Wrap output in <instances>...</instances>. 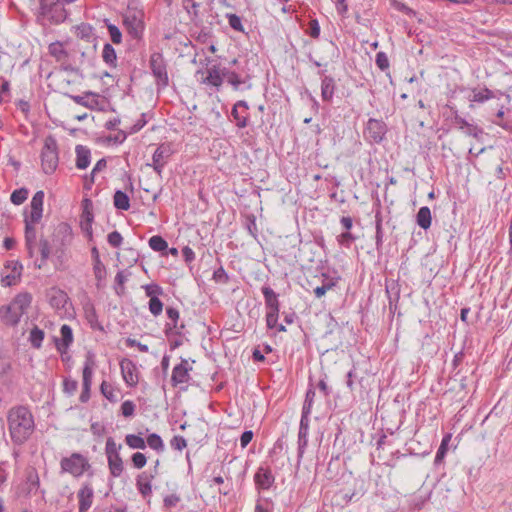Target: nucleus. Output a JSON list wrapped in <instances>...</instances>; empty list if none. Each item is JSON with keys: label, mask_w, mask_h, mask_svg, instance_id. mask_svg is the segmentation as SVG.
<instances>
[{"label": "nucleus", "mask_w": 512, "mask_h": 512, "mask_svg": "<svg viewBox=\"0 0 512 512\" xmlns=\"http://www.w3.org/2000/svg\"><path fill=\"white\" fill-rule=\"evenodd\" d=\"M76 167L80 170L86 169L90 164L91 153L90 150L83 146H76Z\"/></svg>", "instance_id": "31"}, {"label": "nucleus", "mask_w": 512, "mask_h": 512, "mask_svg": "<svg viewBox=\"0 0 512 512\" xmlns=\"http://www.w3.org/2000/svg\"><path fill=\"white\" fill-rule=\"evenodd\" d=\"M101 393L110 402H116V395L113 388L106 381H103L100 386Z\"/></svg>", "instance_id": "56"}, {"label": "nucleus", "mask_w": 512, "mask_h": 512, "mask_svg": "<svg viewBox=\"0 0 512 512\" xmlns=\"http://www.w3.org/2000/svg\"><path fill=\"white\" fill-rule=\"evenodd\" d=\"M93 272L95 279L97 280V286L100 287L101 282L106 277V267L102 262L93 264Z\"/></svg>", "instance_id": "50"}, {"label": "nucleus", "mask_w": 512, "mask_h": 512, "mask_svg": "<svg viewBox=\"0 0 512 512\" xmlns=\"http://www.w3.org/2000/svg\"><path fill=\"white\" fill-rule=\"evenodd\" d=\"M22 264L18 261H8L1 271V284L4 287L15 285L21 277Z\"/></svg>", "instance_id": "10"}, {"label": "nucleus", "mask_w": 512, "mask_h": 512, "mask_svg": "<svg viewBox=\"0 0 512 512\" xmlns=\"http://www.w3.org/2000/svg\"><path fill=\"white\" fill-rule=\"evenodd\" d=\"M107 241L112 247L118 248L123 242V237L118 231H113L108 234Z\"/></svg>", "instance_id": "62"}, {"label": "nucleus", "mask_w": 512, "mask_h": 512, "mask_svg": "<svg viewBox=\"0 0 512 512\" xmlns=\"http://www.w3.org/2000/svg\"><path fill=\"white\" fill-rule=\"evenodd\" d=\"M249 105L244 100L237 101L231 110V115L235 120L236 126L238 128H245L248 125L249 119Z\"/></svg>", "instance_id": "14"}, {"label": "nucleus", "mask_w": 512, "mask_h": 512, "mask_svg": "<svg viewBox=\"0 0 512 512\" xmlns=\"http://www.w3.org/2000/svg\"><path fill=\"white\" fill-rule=\"evenodd\" d=\"M204 84L214 86L217 90L222 86L223 80L218 65H213L207 69V76L202 81Z\"/></svg>", "instance_id": "29"}, {"label": "nucleus", "mask_w": 512, "mask_h": 512, "mask_svg": "<svg viewBox=\"0 0 512 512\" xmlns=\"http://www.w3.org/2000/svg\"><path fill=\"white\" fill-rule=\"evenodd\" d=\"M261 292L265 300L267 313H279L280 302L278 300V294L275 293V291L270 286L266 285L261 288Z\"/></svg>", "instance_id": "19"}, {"label": "nucleus", "mask_w": 512, "mask_h": 512, "mask_svg": "<svg viewBox=\"0 0 512 512\" xmlns=\"http://www.w3.org/2000/svg\"><path fill=\"white\" fill-rule=\"evenodd\" d=\"M131 462L136 469H141L146 465L147 457L141 452H135L131 456Z\"/></svg>", "instance_id": "57"}, {"label": "nucleus", "mask_w": 512, "mask_h": 512, "mask_svg": "<svg viewBox=\"0 0 512 512\" xmlns=\"http://www.w3.org/2000/svg\"><path fill=\"white\" fill-rule=\"evenodd\" d=\"M61 340L56 339V347L60 353H65L73 342L72 328L64 324L60 328Z\"/></svg>", "instance_id": "26"}, {"label": "nucleus", "mask_w": 512, "mask_h": 512, "mask_svg": "<svg viewBox=\"0 0 512 512\" xmlns=\"http://www.w3.org/2000/svg\"><path fill=\"white\" fill-rule=\"evenodd\" d=\"M149 67L155 78L158 88H165L169 85V77L167 72V64L162 53L154 52L150 55Z\"/></svg>", "instance_id": "6"}, {"label": "nucleus", "mask_w": 512, "mask_h": 512, "mask_svg": "<svg viewBox=\"0 0 512 512\" xmlns=\"http://www.w3.org/2000/svg\"><path fill=\"white\" fill-rule=\"evenodd\" d=\"M61 471L69 473L74 477H80L90 468L88 459L80 453H72L69 457L62 458L60 462Z\"/></svg>", "instance_id": "5"}, {"label": "nucleus", "mask_w": 512, "mask_h": 512, "mask_svg": "<svg viewBox=\"0 0 512 512\" xmlns=\"http://www.w3.org/2000/svg\"><path fill=\"white\" fill-rule=\"evenodd\" d=\"M8 430L15 445L24 444L35 429L34 417L28 407H12L7 415Z\"/></svg>", "instance_id": "1"}, {"label": "nucleus", "mask_w": 512, "mask_h": 512, "mask_svg": "<svg viewBox=\"0 0 512 512\" xmlns=\"http://www.w3.org/2000/svg\"><path fill=\"white\" fill-rule=\"evenodd\" d=\"M136 406L133 401L126 400L121 405V413L124 417H132L135 413Z\"/></svg>", "instance_id": "61"}, {"label": "nucleus", "mask_w": 512, "mask_h": 512, "mask_svg": "<svg viewBox=\"0 0 512 512\" xmlns=\"http://www.w3.org/2000/svg\"><path fill=\"white\" fill-rule=\"evenodd\" d=\"M337 240L340 245L349 248L351 244L356 240V237L349 231H346L340 234Z\"/></svg>", "instance_id": "60"}, {"label": "nucleus", "mask_w": 512, "mask_h": 512, "mask_svg": "<svg viewBox=\"0 0 512 512\" xmlns=\"http://www.w3.org/2000/svg\"><path fill=\"white\" fill-rule=\"evenodd\" d=\"M121 444H117L112 437H108L105 445V454L110 474L113 477H119L123 473L124 464L120 456Z\"/></svg>", "instance_id": "3"}, {"label": "nucleus", "mask_w": 512, "mask_h": 512, "mask_svg": "<svg viewBox=\"0 0 512 512\" xmlns=\"http://www.w3.org/2000/svg\"><path fill=\"white\" fill-rule=\"evenodd\" d=\"M49 304L52 308L57 311H63L68 313V310L72 308V303L67 293L58 288H52L48 293Z\"/></svg>", "instance_id": "11"}, {"label": "nucleus", "mask_w": 512, "mask_h": 512, "mask_svg": "<svg viewBox=\"0 0 512 512\" xmlns=\"http://www.w3.org/2000/svg\"><path fill=\"white\" fill-rule=\"evenodd\" d=\"M275 481V477L269 468L259 467L254 475V482L260 489H269Z\"/></svg>", "instance_id": "21"}, {"label": "nucleus", "mask_w": 512, "mask_h": 512, "mask_svg": "<svg viewBox=\"0 0 512 512\" xmlns=\"http://www.w3.org/2000/svg\"><path fill=\"white\" fill-rule=\"evenodd\" d=\"M83 310H84V317H85L86 321L88 322V324L90 325V327L93 330L103 331L104 329H103V326L98 321V315H97L94 304L88 300L86 303L83 304Z\"/></svg>", "instance_id": "25"}, {"label": "nucleus", "mask_w": 512, "mask_h": 512, "mask_svg": "<svg viewBox=\"0 0 512 512\" xmlns=\"http://www.w3.org/2000/svg\"><path fill=\"white\" fill-rule=\"evenodd\" d=\"M75 34L80 39L89 40L93 36V27L88 23H81L76 26Z\"/></svg>", "instance_id": "43"}, {"label": "nucleus", "mask_w": 512, "mask_h": 512, "mask_svg": "<svg viewBox=\"0 0 512 512\" xmlns=\"http://www.w3.org/2000/svg\"><path fill=\"white\" fill-rule=\"evenodd\" d=\"M39 248L41 254V263L38 265V268H41L49 259L51 254V247L49 241L47 239L41 238L39 242Z\"/></svg>", "instance_id": "44"}, {"label": "nucleus", "mask_w": 512, "mask_h": 512, "mask_svg": "<svg viewBox=\"0 0 512 512\" xmlns=\"http://www.w3.org/2000/svg\"><path fill=\"white\" fill-rule=\"evenodd\" d=\"M493 97V92L488 88L473 89L470 96V101L483 103Z\"/></svg>", "instance_id": "37"}, {"label": "nucleus", "mask_w": 512, "mask_h": 512, "mask_svg": "<svg viewBox=\"0 0 512 512\" xmlns=\"http://www.w3.org/2000/svg\"><path fill=\"white\" fill-rule=\"evenodd\" d=\"M67 18V11L64 6L55 1L52 3V7L50 8V15L48 16V20L51 24H60L63 23Z\"/></svg>", "instance_id": "28"}, {"label": "nucleus", "mask_w": 512, "mask_h": 512, "mask_svg": "<svg viewBox=\"0 0 512 512\" xmlns=\"http://www.w3.org/2000/svg\"><path fill=\"white\" fill-rule=\"evenodd\" d=\"M376 235H375V239H376V249L378 252L381 251L382 249V245H383V237H384V233H383V229H382V219L378 216H376Z\"/></svg>", "instance_id": "51"}, {"label": "nucleus", "mask_w": 512, "mask_h": 512, "mask_svg": "<svg viewBox=\"0 0 512 512\" xmlns=\"http://www.w3.org/2000/svg\"><path fill=\"white\" fill-rule=\"evenodd\" d=\"M123 24L127 28L129 34L135 38L139 37L142 32L143 25L142 21L138 19L135 14L125 16L123 19Z\"/></svg>", "instance_id": "30"}, {"label": "nucleus", "mask_w": 512, "mask_h": 512, "mask_svg": "<svg viewBox=\"0 0 512 512\" xmlns=\"http://www.w3.org/2000/svg\"><path fill=\"white\" fill-rule=\"evenodd\" d=\"M450 439H451V435H449V434L443 437L441 444L436 452L435 463H440L444 459V457L447 453V450H448V443H449Z\"/></svg>", "instance_id": "47"}, {"label": "nucleus", "mask_w": 512, "mask_h": 512, "mask_svg": "<svg viewBox=\"0 0 512 512\" xmlns=\"http://www.w3.org/2000/svg\"><path fill=\"white\" fill-rule=\"evenodd\" d=\"M148 243L149 247L156 252H164L168 249L167 241L160 235L152 236Z\"/></svg>", "instance_id": "40"}, {"label": "nucleus", "mask_w": 512, "mask_h": 512, "mask_svg": "<svg viewBox=\"0 0 512 512\" xmlns=\"http://www.w3.org/2000/svg\"><path fill=\"white\" fill-rule=\"evenodd\" d=\"M125 442L132 449L144 450L146 448V442L140 435L128 434L125 436Z\"/></svg>", "instance_id": "41"}, {"label": "nucleus", "mask_w": 512, "mask_h": 512, "mask_svg": "<svg viewBox=\"0 0 512 512\" xmlns=\"http://www.w3.org/2000/svg\"><path fill=\"white\" fill-rule=\"evenodd\" d=\"M58 146L57 141L49 136L45 139L41 151V164L45 174H52L58 166Z\"/></svg>", "instance_id": "4"}, {"label": "nucleus", "mask_w": 512, "mask_h": 512, "mask_svg": "<svg viewBox=\"0 0 512 512\" xmlns=\"http://www.w3.org/2000/svg\"><path fill=\"white\" fill-rule=\"evenodd\" d=\"M83 211L81 214L80 225L84 232L88 234V236L92 237V222H93V212H92V201L88 198H85L82 202Z\"/></svg>", "instance_id": "16"}, {"label": "nucleus", "mask_w": 512, "mask_h": 512, "mask_svg": "<svg viewBox=\"0 0 512 512\" xmlns=\"http://www.w3.org/2000/svg\"><path fill=\"white\" fill-rule=\"evenodd\" d=\"M170 445L173 449L181 451L187 446V441L183 436L176 435L171 439Z\"/></svg>", "instance_id": "63"}, {"label": "nucleus", "mask_w": 512, "mask_h": 512, "mask_svg": "<svg viewBox=\"0 0 512 512\" xmlns=\"http://www.w3.org/2000/svg\"><path fill=\"white\" fill-rule=\"evenodd\" d=\"M145 442L146 446L148 445L151 449L155 450L158 453L163 452L165 449L163 440L157 433L149 434Z\"/></svg>", "instance_id": "38"}, {"label": "nucleus", "mask_w": 512, "mask_h": 512, "mask_svg": "<svg viewBox=\"0 0 512 512\" xmlns=\"http://www.w3.org/2000/svg\"><path fill=\"white\" fill-rule=\"evenodd\" d=\"M120 369L126 385L129 387H135L139 382L136 364L128 358H123L120 361Z\"/></svg>", "instance_id": "12"}, {"label": "nucleus", "mask_w": 512, "mask_h": 512, "mask_svg": "<svg viewBox=\"0 0 512 512\" xmlns=\"http://www.w3.org/2000/svg\"><path fill=\"white\" fill-rule=\"evenodd\" d=\"M105 23L107 25L111 41L114 44H120L122 42V33L120 29L116 25L109 23L107 19H105Z\"/></svg>", "instance_id": "48"}, {"label": "nucleus", "mask_w": 512, "mask_h": 512, "mask_svg": "<svg viewBox=\"0 0 512 512\" xmlns=\"http://www.w3.org/2000/svg\"><path fill=\"white\" fill-rule=\"evenodd\" d=\"M213 279L217 283H223V284L228 283V281H229L228 274L226 273V271L223 267H219L218 269H216L214 271Z\"/></svg>", "instance_id": "64"}, {"label": "nucleus", "mask_w": 512, "mask_h": 512, "mask_svg": "<svg viewBox=\"0 0 512 512\" xmlns=\"http://www.w3.org/2000/svg\"><path fill=\"white\" fill-rule=\"evenodd\" d=\"M192 367L189 365L187 359H181V362L177 364L171 375V384L173 387H177L180 384L187 383L190 380L189 372Z\"/></svg>", "instance_id": "13"}, {"label": "nucleus", "mask_w": 512, "mask_h": 512, "mask_svg": "<svg viewBox=\"0 0 512 512\" xmlns=\"http://www.w3.org/2000/svg\"><path fill=\"white\" fill-rule=\"evenodd\" d=\"M154 478L153 474L147 473L146 471L141 472L136 478V487L139 493L143 497H148L152 494L151 482Z\"/></svg>", "instance_id": "24"}, {"label": "nucleus", "mask_w": 512, "mask_h": 512, "mask_svg": "<svg viewBox=\"0 0 512 512\" xmlns=\"http://www.w3.org/2000/svg\"><path fill=\"white\" fill-rule=\"evenodd\" d=\"M49 52L52 56H54L57 60H62L67 56V52L63 48L60 42H55L49 45Z\"/></svg>", "instance_id": "49"}, {"label": "nucleus", "mask_w": 512, "mask_h": 512, "mask_svg": "<svg viewBox=\"0 0 512 512\" xmlns=\"http://www.w3.org/2000/svg\"><path fill=\"white\" fill-rule=\"evenodd\" d=\"M44 339V331L37 326H35L29 335V341L34 348L39 349L42 346V341Z\"/></svg>", "instance_id": "42"}, {"label": "nucleus", "mask_w": 512, "mask_h": 512, "mask_svg": "<svg viewBox=\"0 0 512 512\" xmlns=\"http://www.w3.org/2000/svg\"><path fill=\"white\" fill-rule=\"evenodd\" d=\"M182 6L188 13L190 20L196 22L200 19V3L195 0H182Z\"/></svg>", "instance_id": "34"}, {"label": "nucleus", "mask_w": 512, "mask_h": 512, "mask_svg": "<svg viewBox=\"0 0 512 512\" xmlns=\"http://www.w3.org/2000/svg\"><path fill=\"white\" fill-rule=\"evenodd\" d=\"M114 206L123 211H127L130 209V199L129 196L121 191L117 190L114 194Z\"/></svg>", "instance_id": "36"}, {"label": "nucleus", "mask_w": 512, "mask_h": 512, "mask_svg": "<svg viewBox=\"0 0 512 512\" xmlns=\"http://www.w3.org/2000/svg\"><path fill=\"white\" fill-rule=\"evenodd\" d=\"M387 133V125L383 120L370 118L366 124L364 135L374 143H381Z\"/></svg>", "instance_id": "9"}, {"label": "nucleus", "mask_w": 512, "mask_h": 512, "mask_svg": "<svg viewBox=\"0 0 512 512\" xmlns=\"http://www.w3.org/2000/svg\"><path fill=\"white\" fill-rule=\"evenodd\" d=\"M149 310L154 316H158L162 313L163 302L159 297H152V299L149 300Z\"/></svg>", "instance_id": "55"}, {"label": "nucleus", "mask_w": 512, "mask_h": 512, "mask_svg": "<svg viewBox=\"0 0 512 512\" xmlns=\"http://www.w3.org/2000/svg\"><path fill=\"white\" fill-rule=\"evenodd\" d=\"M323 277L322 284L314 288L313 292L316 298L320 299L323 297L327 291L331 290L337 283V280L331 278L329 275L322 273Z\"/></svg>", "instance_id": "32"}, {"label": "nucleus", "mask_w": 512, "mask_h": 512, "mask_svg": "<svg viewBox=\"0 0 512 512\" xmlns=\"http://www.w3.org/2000/svg\"><path fill=\"white\" fill-rule=\"evenodd\" d=\"M249 79L250 77L248 75L245 78H242L238 73L233 71L232 74H229L227 82L233 87L234 90H240L241 85L246 84Z\"/></svg>", "instance_id": "46"}, {"label": "nucleus", "mask_w": 512, "mask_h": 512, "mask_svg": "<svg viewBox=\"0 0 512 512\" xmlns=\"http://www.w3.org/2000/svg\"><path fill=\"white\" fill-rule=\"evenodd\" d=\"M75 103L93 109L98 105V94L87 91L84 95H68Z\"/></svg>", "instance_id": "27"}, {"label": "nucleus", "mask_w": 512, "mask_h": 512, "mask_svg": "<svg viewBox=\"0 0 512 512\" xmlns=\"http://www.w3.org/2000/svg\"><path fill=\"white\" fill-rule=\"evenodd\" d=\"M102 59L110 67L117 66V55L114 47L110 43H105L102 50Z\"/></svg>", "instance_id": "35"}, {"label": "nucleus", "mask_w": 512, "mask_h": 512, "mask_svg": "<svg viewBox=\"0 0 512 512\" xmlns=\"http://www.w3.org/2000/svg\"><path fill=\"white\" fill-rule=\"evenodd\" d=\"M314 398H315V390L313 387H310L307 390L306 395H305V400H304V404L302 407L301 416H305L306 418H309V415L311 413L312 406L314 403Z\"/></svg>", "instance_id": "39"}, {"label": "nucleus", "mask_w": 512, "mask_h": 512, "mask_svg": "<svg viewBox=\"0 0 512 512\" xmlns=\"http://www.w3.org/2000/svg\"><path fill=\"white\" fill-rule=\"evenodd\" d=\"M172 154L173 150L169 144H161L156 148L152 155V163H148L146 165L152 167L158 176L162 177L163 169Z\"/></svg>", "instance_id": "8"}, {"label": "nucleus", "mask_w": 512, "mask_h": 512, "mask_svg": "<svg viewBox=\"0 0 512 512\" xmlns=\"http://www.w3.org/2000/svg\"><path fill=\"white\" fill-rule=\"evenodd\" d=\"M167 317L171 320L172 323H167L165 326V334L169 337L173 331L177 335H181V330L184 328V325L181 324L178 326L179 320V311L176 308L168 307L166 309Z\"/></svg>", "instance_id": "22"}, {"label": "nucleus", "mask_w": 512, "mask_h": 512, "mask_svg": "<svg viewBox=\"0 0 512 512\" xmlns=\"http://www.w3.org/2000/svg\"><path fill=\"white\" fill-rule=\"evenodd\" d=\"M44 192L37 191L30 202L31 211L25 218H30V222H40L43 213Z\"/></svg>", "instance_id": "15"}, {"label": "nucleus", "mask_w": 512, "mask_h": 512, "mask_svg": "<svg viewBox=\"0 0 512 512\" xmlns=\"http://www.w3.org/2000/svg\"><path fill=\"white\" fill-rule=\"evenodd\" d=\"M309 418L301 416L299 431H298V459L300 460L305 452L308 445V433H309Z\"/></svg>", "instance_id": "18"}, {"label": "nucleus", "mask_w": 512, "mask_h": 512, "mask_svg": "<svg viewBox=\"0 0 512 512\" xmlns=\"http://www.w3.org/2000/svg\"><path fill=\"white\" fill-rule=\"evenodd\" d=\"M32 300L33 297L31 293H18L9 304L0 307L1 322L6 326L16 327L23 314H25L31 306Z\"/></svg>", "instance_id": "2"}, {"label": "nucleus", "mask_w": 512, "mask_h": 512, "mask_svg": "<svg viewBox=\"0 0 512 512\" xmlns=\"http://www.w3.org/2000/svg\"><path fill=\"white\" fill-rule=\"evenodd\" d=\"M143 288L150 299H152V297H159L163 294V288L155 283L146 284Z\"/></svg>", "instance_id": "52"}, {"label": "nucleus", "mask_w": 512, "mask_h": 512, "mask_svg": "<svg viewBox=\"0 0 512 512\" xmlns=\"http://www.w3.org/2000/svg\"><path fill=\"white\" fill-rule=\"evenodd\" d=\"M321 77V97L323 101L330 102L333 98L336 84L333 77L325 75V70L318 72Z\"/></svg>", "instance_id": "17"}, {"label": "nucleus", "mask_w": 512, "mask_h": 512, "mask_svg": "<svg viewBox=\"0 0 512 512\" xmlns=\"http://www.w3.org/2000/svg\"><path fill=\"white\" fill-rule=\"evenodd\" d=\"M93 488L89 484H85L78 491L77 497L79 500V512H86L93 502Z\"/></svg>", "instance_id": "23"}, {"label": "nucleus", "mask_w": 512, "mask_h": 512, "mask_svg": "<svg viewBox=\"0 0 512 512\" xmlns=\"http://www.w3.org/2000/svg\"><path fill=\"white\" fill-rule=\"evenodd\" d=\"M466 135L472 136L477 140H481L484 135V130L477 125L469 124L463 131Z\"/></svg>", "instance_id": "58"}, {"label": "nucleus", "mask_w": 512, "mask_h": 512, "mask_svg": "<svg viewBox=\"0 0 512 512\" xmlns=\"http://www.w3.org/2000/svg\"><path fill=\"white\" fill-rule=\"evenodd\" d=\"M375 63L381 71L389 68V60L385 52L380 51L376 54Z\"/></svg>", "instance_id": "59"}, {"label": "nucleus", "mask_w": 512, "mask_h": 512, "mask_svg": "<svg viewBox=\"0 0 512 512\" xmlns=\"http://www.w3.org/2000/svg\"><path fill=\"white\" fill-rule=\"evenodd\" d=\"M28 194H29V191L27 188H20V189H16L12 192L11 196H10V201L14 204V205H21L22 203H24L28 197Z\"/></svg>", "instance_id": "45"}, {"label": "nucleus", "mask_w": 512, "mask_h": 512, "mask_svg": "<svg viewBox=\"0 0 512 512\" xmlns=\"http://www.w3.org/2000/svg\"><path fill=\"white\" fill-rule=\"evenodd\" d=\"M226 17H227L228 23L232 29H234L235 31H238V32L244 31V27L242 25L241 18L238 15L229 13L226 15Z\"/></svg>", "instance_id": "53"}, {"label": "nucleus", "mask_w": 512, "mask_h": 512, "mask_svg": "<svg viewBox=\"0 0 512 512\" xmlns=\"http://www.w3.org/2000/svg\"><path fill=\"white\" fill-rule=\"evenodd\" d=\"M431 211L430 208L427 206L421 207L416 215V222L419 227H421L424 230H427L431 226Z\"/></svg>", "instance_id": "33"}, {"label": "nucleus", "mask_w": 512, "mask_h": 512, "mask_svg": "<svg viewBox=\"0 0 512 512\" xmlns=\"http://www.w3.org/2000/svg\"><path fill=\"white\" fill-rule=\"evenodd\" d=\"M95 356L92 352L86 354V359L83 367V383L82 392L79 400L86 403L90 398V389L92 385L93 369L95 367Z\"/></svg>", "instance_id": "7"}, {"label": "nucleus", "mask_w": 512, "mask_h": 512, "mask_svg": "<svg viewBox=\"0 0 512 512\" xmlns=\"http://www.w3.org/2000/svg\"><path fill=\"white\" fill-rule=\"evenodd\" d=\"M25 222V245L30 257L34 256L36 247V229L35 225L38 222H30V218H24Z\"/></svg>", "instance_id": "20"}, {"label": "nucleus", "mask_w": 512, "mask_h": 512, "mask_svg": "<svg viewBox=\"0 0 512 512\" xmlns=\"http://www.w3.org/2000/svg\"><path fill=\"white\" fill-rule=\"evenodd\" d=\"M127 281V276L123 271H119L115 276V292L117 295H122L124 293L125 287L124 284Z\"/></svg>", "instance_id": "54"}]
</instances>
